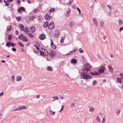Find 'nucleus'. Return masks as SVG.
<instances>
[{
  "label": "nucleus",
  "mask_w": 123,
  "mask_h": 123,
  "mask_svg": "<svg viewBox=\"0 0 123 123\" xmlns=\"http://www.w3.org/2000/svg\"><path fill=\"white\" fill-rule=\"evenodd\" d=\"M83 69V71L81 73V78L86 80L92 79V77L89 75L91 71L88 68L85 67Z\"/></svg>",
  "instance_id": "obj_1"
},
{
  "label": "nucleus",
  "mask_w": 123,
  "mask_h": 123,
  "mask_svg": "<svg viewBox=\"0 0 123 123\" xmlns=\"http://www.w3.org/2000/svg\"><path fill=\"white\" fill-rule=\"evenodd\" d=\"M26 108V107L25 106H19L18 107L16 108L11 111H19L25 109Z\"/></svg>",
  "instance_id": "obj_2"
},
{
  "label": "nucleus",
  "mask_w": 123,
  "mask_h": 123,
  "mask_svg": "<svg viewBox=\"0 0 123 123\" xmlns=\"http://www.w3.org/2000/svg\"><path fill=\"white\" fill-rule=\"evenodd\" d=\"M105 69V68L103 66H101L98 69V73L100 74L103 73L104 72Z\"/></svg>",
  "instance_id": "obj_3"
},
{
  "label": "nucleus",
  "mask_w": 123,
  "mask_h": 123,
  "mask_svg": "<svg viewBox=\"0 0 123 123\" xmlns=\"http://www.w3.org/2000/svg\"><path fill=\"white\" fill-rule=\"evenodd\" d=\"M16 45V43H12L11 42H7L6 44V46L9 47H10L11 46L12 47H15Z\"/></svg>",
  "instance_id": "obj_4"
},
{
  "label": "nucleus",
  "mask_w": 123,
  "mask_h": 123,
  "mask_svg": "<svg viewBox=\"0 0 123 123\" xmlns=\"http://www.w3.org/2000/svg\"><path fill=\"white\" fill-rule=\"evenodd\" d=\"M55 25L53 22H51L50 23L48 26V28L49 30H52L54 27Z\"/></svg>",
  "instance_id": "obj_5"
},
{
  "label": "nucleus",
  "mask_w": 123,
  "mask_h": 123,
  "mask_svg": "<svg viewBox=\"0 0 123 123\" xmlns=\"http://www.w3.org/2000/svg\"><path fill=\"white\" fill-rule=\"evenodd\" d=\"M60 34V31L58 29L55 30L54 36L55 38H57L59 37Z\"/></svg>",
  "instance_id": "obj_6"
},
{
  "label": "nucleus",
  "mask_w": 123,
  "mask_h": 123,
  "mask_svg": "<svg viewBox=\"0 0 123 123\" xmlns=\"http://www.w3.org/2000/svg\"><path fill=\"white\" fill-rule=\"evenodd\" d=\"M56 52L54 50L51 51L49 53V55L51 57H53L56 54Z\"/></svg>",
  "instance_id": "obj_7"
},
{
  "label": "nucleus",
  "mask_w": 123,
  "mask_h": 123,
  "mask_svg": "<svg viewBox=\"0 0 123 123\" xmlns=\"http://www.w3.org/2000/svg\"><path fill=\"white\" fill-rule=\"evenodd\" d=\"M46 37L45 35L44 34H40L39 37V39L42 40L44 39Z\"/></svg>",
  "instance_id": "obj_8"
},
{
  "label": "nucleus",
  "mask_w": 123,
  "mask_h": 123,
  "mask_svg": "<svg viewBox=\"0 0 123 123\" xmlns=\"http://www.w3.org/2000/svg\"><path fill=\"white\" fill-rule=\"evenodd\" d=\"M91 74L92 76H97L99 75L100 74L98 72H92L91 73Z\"/></svg>",
  "instance_id": "obj_9"
},
{
  "label": "nucleus",
  "mask_w": 123,
  "mask_h": 123,
  "mask_svg": "<svg viewBox=\"0 0 123 123\" xmlns=\"http://www.w3.org/2000/svg\"><path fill=\"white\" fill-rule=\"evenodd\" d=\"M50 18L51 17L50 16L49 14H46L45 16V19L47 20H49Z\"/></svg>",
  "instance_id": "obj_10"
},
{
  "label": "nucleus",
  "mask_w": 123,
  "mask_h": 123,
  "mask_svg": "<svg viewBox=\"0 0 123 123\" xmlns=\"http://www.w3.org/2000/svg\"><path fill=\"white\" fill-rule=\"evenodd\" d=\"M93 19L94 21V22L95 25L97 26L98 23L97 19L96 18H93Z\"/></svg>",
  "instance_id": "obj_11"
},
{
  "label": "nucleus",
  "mask_w": 123,
  "mask_h": 123,
  "mask_svg": "<svg viewBox=\"0 0 123 123\" xmlns=\"http://www.w3.org/2000/svg\"><path fill=\"white\" fill-rule=\"evenodd\" d=\"M76 51V50H72L70 52L68 53L67 54H66V55H71L74 53V52H75Z\"/></svg>",
  "instance_id": "obj_12"
},
{
  "label": "nucleus",
  "mask_w": 123,
  "mask_h": 123,
  "mask_svg": "<svg viewBox=\"0 0 123 123\" xmlns=\"http://www.w3.org/2000/svg\"><path fill=\"white\" fill-rule=\"evenodd\" d=\"M22 39L23 40V41L25 42H27L28 40V39L26 37H24L23 38H21V40Z\"/></svg>",
  "instance_id": "obj_13"
},
{
  "label": "nucleus",
  "mask_w": 123,
  "mask_h": 123,
  "mask_svg": "<svg viewBox=\"0 0 123 123\" xmlns=\"http://www.w3.org/2000/svg\"><path fill=\"white\" fill-rule=\"evenodd\" d=\"M16 79L17 81H19L21 80L22 77L21 76H17Z\"/></svg>",
  "instance_id": "obj_14"
},
{
  "label": "nucleus",
  "mask_w": 123,
  "mask_h": 123,
  "mask_svg": "<svg viewBox=\"0 0 123 123\" xmlns=\"http://www.w3.org/2000/svg\"><path fill=\"white\" fill-rule=\"evenodd\" d=\"M19 26L20 27V29L21 30V31L24 30V26L22 24H20L19 25Z\"/></svg>",
  "instance_id": "obj_15"
},
{
  "label": "nucleus",
  "mask_w": 123,
  "mask_h": 123,
  "mask_svg": "<svg viewBox=\"0 0 123 123\" xmlns=\"http://www.w3.org/2000/svg\"><path fill=\"white\" fill-rule=\"evenodd\" d=\"M48 23L47 21L45 22L43 25V27L45 28H46L48 26Z\"/></svg>",
  "instance_id": "obj_16"
},
{
  "label": "nucleus",
  "mask_w": 123,
  "mask_h": 123,
  "mask_svg": "<svg viewBox=\"0 0 123 123\" xmlns=\"http://www.w3.org/2000/svg\"><path fill=\"white\" fill-rule=\"evenodd\" d=\"M71 62L72 63L75 64L76 63L77 61L76 60L74 59H73L71 60Z\"/></svg>",
  "instance_id": "obj_17"
},
{
  "label": "nucleus",
  "mask_w": 123,
  "mask_h": 123,
  "mask_svg": "<svg viewBox=\"0 0 123 123\" xmlns=\"http://www.w3.org/2000/svg\"><path fill=\"white\" fill-rule=\"evenodd\" d=\"M11 25L8 26L7 27V31H10L11 30Z\"/></svg>",
  "instance_id": "obj_18"
},
{
  "label": "nucleus",
  "mask_w": 123,
  "mask_h": 123,
  "mask_svg": "<svg viewBox=\"0 0 123 123\" xmlns=\"http://www.w3.org/2000/svg\"><path fill=\"white\" fill-rule=\"evenodd\" d=\"M12 38V36L11 34H9L8 37V39L9 41H11Z\"/></svg>",
  "instance_id": "obj_19"
},
{
  "label": "nucleus",
  "mask_w": 123,
  "mask_h": 123,
  "mask_svg": "<svg viewBox=\"0 0 123 123\" xmlns=\"http://www.w3.org/2000/svg\"><path fill=\"white\" fill-rule=\"evenodd\" d=\"M31 29L32 30V32H34L35 31V28L34 26H32L31 28Z\"/></svg>",
  "instance_id": "obj_20"
},
{
  "label": "nucleus",
  "mask_w": 123,
  "mask_h": 123,
  "mask_svg": "<svg viewBox=\"0 0 123 123\" xmlns=\"http://www.w3.org/2000/svg\"><path fill=\"white\" fill-rule=\"evenodd\" d=\"M47 69L48 71H52V68L51 66H49L47 67Z\"/></svg>",
  "instance_id": "obj_21"
},
{
  "label": "nucleus",
  "mask_w": 123,
  "mask_h": 123,
  "mask_svg": "<svg viewBox=\"0 0 123 123\" xmlns=\"http://www.w3.org/2000/svg\"><path fill=\"white\" fill-rule=\"evenodd\" d=\"M119 25H122L123 23V20L121 19H120L118 21Z\"/></svg>",
  "instance_id": "obj_22"
},
{
  "label": "nucleus",
  "mask_w": 123,
  "mask_h": 123,
  "mask_svg": "<svg viewBox=\"0 0 123 123\" xmlns=\"http://www.w3.org/2000/svg\"><path fill=\"white\" fill-rule=\"evenodd\" d=\"M24 37V35L22 34H21L20 35H19L18 37V38L19 39L21 40V38H23V37Z\"/></svg>",
  "instance_id": "obj_23"
},
{
  "label": "nucleus",
  "mask_w": 123,
  "mask_h": 123,
  "mask_svg": "<svg viewBox=\"0 0 123 123\" xmlns=\"http://www.w3.org/2000/svg\"><path fill=\"white\" fill-rule=\"evenodd\" d=\"M75 25L74 22H70L69 25L71 26H73Z\"/></svg>",
  "instance_id": "obj_24"
},
{
  "label": "nucleus",
  "mask_w": 123,
  "mask_h": 123,
  "mask_svg": "<svg viewBox=\"0 0 123 123\" xmlns=\"http://www.w3.org/2000/svg\"><path fill=\"white\" fill-rule=\"evenodd\" d=\"M43 50L44 51H45V53H44V55L47 56L48 54V52L47 51V50L45 49H43Z\"/></svg>",
  "instance_id": "obj_25"
},
{
  "label": "nucleus",
  "mask_w": 123,
  "mask_h": 123,
  "mask_svg": "<svg viewBox=\"0 0 123 123\" xmlns=\"http://www.w3.org/2000/svg\"><path fill=\"white\" fill-rule=\"evenodd\" d=\"M94 108L93 107H90L89 108V111L91 112H92L94 111Z\"/></svg>",
  "instance_id": "obj_26"
},
{
  "label": "nucleus",
  "mask_w": 123,
  "mask_h": 123,
  "mask_svg": "<svg viewBox=\"0 0 123 123\" xmlns=\"http://www.w3.org/2000/svg\"><path fill=\"white\" fill-rule=\"evenodd\" d=\"M28 36L30 38H32L34 36L33 34L31 33H29L28 34Z\"/></svg>",
  "instance_id": "obj_27"
},
{
  "label": "nucleus",
  "mask_w": 123,
  "mask_h": 123,
  "mask_svg": "<svg viewBox=\"0 0 123 123\" xmlns=\"http://www.w3.org/2000/svg\"><path fill=\"white\" fill-rule=\"evenodd\" d=\"M40 55L42 56H44V53H45V51H44V52H42V51L41 50H39Z\"/></svg>",
  "instance_id": "obj_28"
},
{
  "label": "nucleus",
  "mask_w": 123,
  "mask_h": 123,
  "mask_svg": "<svg viewBox=\"0 0 123 123\" xmlns=\"http://www.w3.org/2000/svg\"><path fill=\"white\" fill-rule=\"evenodd\" d=\"M108 67L109 70L110 71L112 72L113 71V68L111 67L110 65H109L108 66Z\"/></svg>",
  "instance_id": "obj_29"
},
{
  "label": "nucleus",
  "mask_w": 123,
  "mask_h": 123,
  "mask_svg": "<svg viewBox=\"0 0 123 123\" xmlns=\"http://www.w3.org/2000/svg\"><path fill=\"white\" fill-rule=\"evenodd\" d=\"M117 81L119 83H122V80L121 79H119L118 78H117Z\"/></svg>",
  "instance_id": "obj_30"
},
{
  "label": "nucleus",
  "mask_w": 123,
  "mask_h": 123,
  "mask_svg": "<svg viewBox=\"0 0 123 123\" xmlns=\"http://www.w3.org/2000/svg\"><path fill=\"white\" fill-rule=\"evenodd\" d=\"M16 19L18 21H20L21 20V18L20 16L17 17L16 18Z\"/></svg>",
  "instance_id": "obj_31"
},
{
  "label": "nucleus",
  "mask_w": 123,
  "mask_h": 123,
  "mask_svg": "<svg viewBox=\"0 0 123 123\" xmlns=\"http://www.w3.org/2000/svg\"><path fill=\"white\" fill-rule=\"evenodd\" d=\"M18 44L21 47H24V46L23 44L20 42H18Z\"/></svg>",
  "instance_id": "obj_32"
},
{
  "label": "nucleus",
  "mask_w": 123,
  "mask_h": 123,
  "mask_svg": "<svg viewBox=\"0 0 123 123\" xmlns=\"http://www.w3.org/2000/svg\"><path fill=\"white\" fill-rule=\"evenodd\" d=\"M55 9L54 8H51L49 11V12H53L55 11Z\"/></svg>",
  "instance_id": "obj_33"
},
{
  "label": "nucleus",
  "mask_w": 123,
  "mask_h": 123,
  "mask_svg": "<svg viewBox=\"0 0 123 123\" xmlns=\"http://www.w3.org/2000/svg\"><path fill=\"white\" fill-rule=\"evenodd\" d=\"M51 46L53 49H56V47L54 44L51 45Z\"/></svg>",
  "instance_id": "obj_34"
},
{
  "label": "nucleus",
  "mask_w": 123,
  "mask_h": 123,
  "mask_svg": "<svg viewBox=\"0 0 123 123\" xmlns=\"http://www.w3.org/2000/svg\"><path fill=\"white\" fill-rule=\"evenodd\" d=\"M20 9L21 10V11H23V12H25V8L23 7H20Z\"/></svg>",
  "instance_id": "obj_35"
},
{
  "label": "nucleus",
  "mask_w": 123,
  "mask_h": 123,
  "mask_svg": "<svg viewBox=\"0 0 123 123\" xmlns=\"http://www.w3.org/2000/svg\"><path fill=\"white\" fill-rule=\"evenodd\" d=\"M52 98L55 99L53 100V101H55V99L58 100V97L57 96L53 97H52Z\"/></svg>",
  "instance_id": "obj_36"
},
{
  "label": "nucleus",
  "mask_w": 123,
  "mask_h": 123,
  "mask_svg": "<svg viewBox=\"0 0 123 123\" xmlns=\"http://www.w3.org/2000/svg\"><path fill=\"white\" fill-rule=\"evenodd\" d=\"M104 24V22L103 21H101L100 23V26L103 27Z\"/></svg>",
  "instance_id": "obj_37"
},
{
  "label": "nucleus",
  "mask_w": 123,
  "mask_h": 123,
  "mask_svg": "<svg viewBox=\"0 0 123 123\" xmlns=\"http://www.w3.org/2000/svg\"><path fill=\"white\" fill-rule=\"evenodd\" d=\"M28 28L27 27L25 29H24V30H23L26 33H27L28 32V30H27V29H28Z\"/></svg>",
  "instance_id": "obj_38"
},
{
  "label": "nucleus",
  "mask_w": 123,
  "mask_h": 123,
  "mask_svg": "<svg viewBox=\"0 0 123 123\" xmlns=\"http://www.w3.org/2000/svg\"><path fill=\"white\" fill-rule=\"evenodd\" d=\"M101 120L99 118V116H98L96 120L98 122H99Z\"/></svg>",
  "instance_id": "obj_39"
},
{
  "label": "nucleus",
  "mask_w": 123,
  "mask_h": 123,
  "mask_svg": "<svg viewBox=\"0 0 123 123\" xmlns=\"http://www.w3.org/2000/svg\"><path fill=\"white\" fill-rule=\"evenodd\" d=\"M69 9V11H67V14H66V16H69V13H70V12L71 10H70V9Z\"/></svg>",
  "instance_id": "obj_40"
},
{
  "label": "nucleus",
  "mask_w": 123,
  "mask_h": 123,
  "mask_svg": "<svg viewBox=\"0 0 123 123\" xmlns=\"http://www.w3.org/2000/svg\"><path fill=\"white\" fill-rule=\"evenodd\" d=\"M35 18V17L33 15L31 16V17L30 18V19L32 20L33 19H34Z\"/></svg>",
  "instance_id": "obj_41"
},
{
  "label": "nucleus",
  "mask_w": 123,
  "mask_h": 123,
  "mask_svg": "<svg viewBox=\"0 0 123 123\" xmlns=\"http://www.w3.org/2000/svg\"><path fill=\"white\" fill-rule=\"evenodd\" d=\"M50 114L52 115H53L55 114V112L52 111L51 110H50Z\"/></svg>",
  "instance_id": "obj_42"
},
{
  "label": "nucleus",
  "mask_w": 123,
  "mask_h": 123,
  "mask_svg": "<svg viewBox=\"0 0 123 123\" xmlns=\"http://www.w3.org/2000/svg\"><path fill=\"white\" fill-rule=\"evenodd\" d=\"M60 42L61 44L63 43L64 42V38H63L62 37Z\"/></svg>",
  "instance_id": "obj_43"
},
{
  "label": "nucleus",
  "mask_w": 123,
  "mask_h": 123,
  "mask_svg": "<svg viewBox=\"0 0 123 123\" xmlns=\"http://www.w3.org/2000/svg\"><path fill=\"white\" fill-rule=\"evenodd\" d=\"M97 81L95 80H94L93 81V85L94 86L97 83Z\"/></svg>",
  "instance_id": "obj_44"
},
{
  "label": "nucleus",
  "mask_w": 123,
  "mask_h": 123,
  "mask_svg": "<svg viewBox=\"0 0 123 123\" xmlns=\"http://www.w3.org/2000/svg\"><path fill=\"white\" fill-rule=\"evenodd\" d=\"M38 20H41L42 19V17L41 16H39L38 17Z\"/></svg>",
  "instance_id": "obj_45"
},
{
  "label": "nucleus",
  "mask_w": 123,
  "mask_h": 123,
  "mask_svg": "<svg viewBox=\"0 0 123 123\" xmlns=\"http://www.w3.org/2000/svg\"><path fill=\"white\" fill-rule=\"evenodd\" d=\"M33 51L35 53L37 54L38 53V51L37 50H36L35 49H33Z\"/></svg>",
  "instance_id": "obj_46"
},
{
  "label": "nucleus",
  "mask_w": 123,
  "mask_h": 123,
  "mask_svg": "<svg viewBox=\"0 0 123 123\" xmlns=\"http://www.w3.org/2000/svg\"><path fill=\"white\" fill-rule=\"evenodd\" d=\"M105 117H104L102 119V123H104L105 121Z\"/></svg>",
  "instance_id": "obj_47"
},
{
  "label": "nucleus",
  "mask_w": 123,
  "mask_h": 123,
  "mask_svg": "<svg viewBox=\"0 0 123 123\" xmlns=\"http://www.w3.org/2000/svg\"><path fill=\"white\" fill-rule=\"evenodd\" d=\"M12 50L14 52H15L16 51V49L15 48H12Z\"/></svg>",
  "instance_id": "obj_48"
},
{
  "label": "nucleus",
  "mask_w": 123,
  "mask_h": 123,
  "mask_svg": "<svg viewBox=\"0 0 123 123\" xmlns=\"http://www.w3.org/2000/svg\"><path fill=\"white\" fill-rule=\"evenodd\" d=\"M18 12L19 13H21L22 12L21 11L19 7L18 9Z\"/></svg>",
  "instance_id": "obj_49"
},
{
  "label": "nucleus",
  "mask_w": 123,
  "mask_h": 123,
  "mask_svg": "<svg viewBox=\"0 0 123 123\" xmlns=\"http://www.w3.org/2000/svg\"><path fill=\"white\" fill-rule=\"evenodd\" d=\"M77 9L78 11H79V14H80L81 13V11L80 10V9L79 8H78V7H77Z\"/></svg>",
  "instance_id": "obj_50"
},
{
  "label": "nucleus",
  "mask_w": 123,
  "mask_h": 123,
  "mask_svg": "<svg viewBox=\"0 0 123 123\" xmlns=\"http://www.w3.org/2000/svg\"><path fill=\"white\" fill-rule=\"evenodd\" d=\"M17 2L18 4L19 5L21 2V1L19 0H18L17 1Z\"/></svg>",
  "instance_id": "obj_51"
},
{
  "label": "nucleus",
  "mask_w": 123,
  "mask_h": 123,
  "mask_svg": "<svg viewBox=\"0 0 123 123\" xmlns=\"http://www.w3.org/2000/svg\"><path fill=\"white\" fill-rule=\"evenodd\" d=\"M64 108V106L63 105H62V108L61 109V110L59 111V112H60Z\"/></svg>",
  "instance_id": "obj_52"
},
{
  "label": "nucleus",
  "mask_w": 123,
  "mask_h": 123,
  "mask_svg": "<svg viewBox=\"0 0 123 123\" xmlns=\"http://www.w3.org/2000/svg\"><path fill=\"white\" fill-rule=\"evenodd\" d=\"M34 46L36 48V49H37L38 50H39V49H40L36 45H35Z\"/></svg>",
  "instance_id": "obj_53"
},
{
  "label": "nucleus",
  "mask_w": 123,
  "mask_h": 123,
  "mask_svg": "<svg viewBox=\"0 0 123 123\" xmlns=\"http://www.w3.org/2000/svg\"><path fill=\"white\" fill-rule=\"evenodd\" d=\"M89 65L88 64H85V66L86 67H87L88 68H90V67H89Z\"/></svg>",
  "instance_id": "obj_54"
},
{
  "label": "nucleus",
  "mask_w": 123,
  "mask_h": 123,
  "mask_svg": "<svg viewBox=\"0 0 123 123\" xmlns=\"http://www.w3.org/2000/svg\"><path fill=\"white\" fill-rule=\"evenodd\" d=\"M74 105V103H73L71 105V107H73Z\"/></svg>",
  "instance_id": "obj_55"
},
{
  "label": "nucleus",
  "mask_w": 123,
  "mask_h": 123,
  "mask_svg": "<svg viewBox=\"0 0 123 123\" xmlns=\"http://www.w3.org/2000/svg\"><path fill=\"white\" fill-rule=\"evenodd\" d=\"M11 77H12V80L14 79L15 77V76L14 75H12V76Z\"/></svg>",
  "instance_id": "obj_56"
},
{
  "label": "nucleus",
  "mask_w": 123,
  "mask_h": 123,
  "mask_svg": "<svg viewBox=\"0 0 123 123\" xmlns=\"http://www.w3.org/2000/svg\"><path fill=\"white\" fill-rule=\"evenodd\" d=\"M123 30V27H121L120 29L119 30V31H122V30Z\"/></svg>",
  "instance_id": "obj_57"
},
{
  "label": "nucleus",
  "mask_w": 123,
  "mask_h": 123,
  "mask_svg": "<svg viewBox=\"0 0 123 123\" xmlns=\"http://www.w3.org/2000/svg\"><path fill=\"white\" fill-rule=\"evenodd\" d=\"M2 115L1 114H0V120L2 119Z\"/></svg>",
  "instance_id": "obj_58"
},
{
  "label": "nucleus",
  "mask_w": 123,
  "mask_h": 123,
  "mask_svg": "<svg viewBox=\"0 0 123 123\" xmlns=\"http://www.w3.org/2000/svg\"><path fill=\"white\" fill-rule=\"evenodd\" d=\"M107 6L110 9V11H111V7L109 5H107Z\"/></svg>",
  "instance_id": "obj_59"
},
{
  "label": "nucleus",
  "mask_w": 123,
  "mask_h": 123,
  "mask_svg": "<svg viewBox=\"0 0 123 123\" xmlns=\"http://www.w3.org/2000/svg\"><path fill=\"white\" fill-rule=\"evenodd\" d=\"M79 50L80 51V53H82L83 52V51L82 50H81V48H80L79 49Z\"/></svg>",
  "instance_id": "obj_60"
},
{
  "label": "nucleus",
  "mask_w": 123,
  "mask_h": 123,
  "mask_svg": "<svg viewBox=\"0 0 123 123\" xmlns=\"http://www.w3.org/2000/svg\"><path fill=\"white\" fill-rule=\"evenodd\" d=\"M54 44L53 43V42L52 40H51V45H52V44Z\"/></svg>",
  "instance_id": "obj_61"
},
{
  "label": "nucleus",
  "mask_w": 123,
  "mask_h": 123,
  "mask_svg": "<svg viewBox=\"0 0 123 123\" xmlns=\"http://www.w3.org/2000/svg\"><path fill=\"white\" fill-rule=\"evenodd\" d=\"M7 2H7L6 3H5V5L6 6H9V4L8 3H7Z\"/></svg>",
  "instance_id": "obj_62"
},
{
  "label": "nucleus",
  "mask_w": 123,
  "mask_h": 123,
  "mask_svg": "<svg viewBox=\"0 0 123 123\" xmlns=\"http://www.w3.org/2000/svg\"><path fill=\"white\" fill-rule=\"evenodd\" d=\"M4 94V92H2L1 93H0V97H1L3 95V94Z\"/></svg>",
  "instance_id": "obj_63"
},
{
  "label": "nucleus",
  "mask_w": 123,
  "mask_h": 123,
  "mask_svg": "<svg viewBox=\"0 0 123 123\" xmlns=\"http://www.w3.org/2000/svg\"><path fill=\"white\" fill-rule=\"evenodd\" d=\"M120 112V111L119 110H118L117 111V113L118 114H118Z\"/></svg>",
  "instance_id": "obj_64"
}]
</instances>
